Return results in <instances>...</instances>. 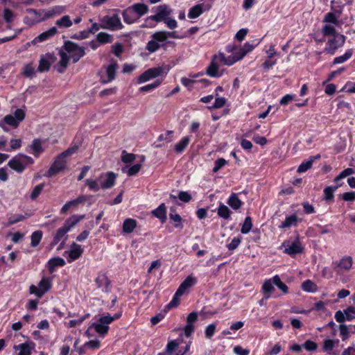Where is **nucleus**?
Wrapping results in <instances>:
<instances>
[{
    "instance_id": "nucleus-14",
    "label": "nucleus",
    "mask_w": 355,
    "mask_h": 355,
    "mask_svg": "<svg viewBox=\"0 0 355 355\" xmlns=\"http://www.w3.org/2000/svg\"><path fill=\"white\" fill-rule=\"evenodd\" d=\"M345 37L343 35L336 34L333 40H329L328 45L325 51L331 54H334L335 51L342 46L345 43Z\"/></svg>"
},
{
    "instance_id": "nucleus-32",
    "label": "nucleus",
    "mask_w": 355,
    "mask_h": 355,
    "mask_svg": "<svg viewBox=\"0 0 355 355\" xmlns=\"http://www.w3.org/2000/svg\"><path fill=\"white\" fill-rule=\"evenodd\" d=\"M190 141V137L187 136L183 137L177 144L175 146V150L177 153H182L184 149L187 147Z\"/></svg>"
},
{
    "instance_id": "nucleus-13",
    "label": "nucleus",
    "mask_w": 355,
    "mask_h": 355,
    "mask_svg": "<svg viewBox=\"0 0 355 355\" xmlns=\"http://www.w3.org/2000/svg\"><path fill=\"white\" fill-rule=\"evenodd\" d=\"M83 252V249L81 246L76 243H73L71 245L70 250L64 252V256L67 257L68 262L71 263L78 259Z\"/></svg>"
},
{
    "instance_id": "nucleus-11",
    "label": "nucleus",
    "mask_w": 355,
    "mask_h": 355,
    "mask_svg": "<svg viewBox=\"0 0 355 355\" xmlns=\"http://www.w3.org/2000/svg\"><path fill=\"white\" fill-rule=\"evenodd\" d=\"M283 246L285 248L284 252L293 257L303 252V247L298 239L292 243L285 241Z\"/></svg>"
},
{
    "instance_id": "nucleus-31",
    "label": "nucleus",
    "mask_w": 355,
    "mask_h": 355,
    "mask_svg": "<svg viewBox=\"0 0 355 355\" xmlns=\"http://www.w3.org/2000/svg\"><path fill=\"white\" fill-rule=\"evenodd\" d=\"M339 344V340L325 339L323 342L322 349L328 354H331L333 348Z\"/></svg>"
},
{
    "instance_id": "nucleus-56",
    "label": "nucleus",
    "mask_w": 355,
    "mask_h": 355,
    "mask_svg": "<svg viewBox=\"0 0 355 355\" xmlns=\"http://www.w3.org/2000/svg\"><path fill=\"white\" fill-rule=\"evenodd\" d=\"M136 158V155L133 153H128L125 150L122 152L121 160L124 163H131Z\"/></svg>"
},
{
    "instance_id": "nucleus-46",
    "label": "nucleus",
    "mask_w": 355,
    "mask_h": 355,
    "mask_svg": "<svg viewBox=\"0 0 355 355\" xmlns=\"http://www.w3.org/2000/svg\"><path fill=\"white\" fill-rule=\"evenodd\" d=\"M42 237V231L37 230L34 232L31 235V245L36 247L40 242Z\"/></svg>"
},
{
    "instance_id": "nucleus-19",
    "label": "nucleus",
    "mask_w": 355,
    "mask_h": 355,
    "mask_svg": "<svg viewBox=\"0 0 355 355\" xmlns=\"http://www.w3.org/2000/svg\"><path fill=\"white\" fill-rule=\"evenodd\" d=\"M65 10V7L62 6H57L53 8L48 10H42V13H44V17L42 20H45L53 17L56 15H60L63 13Z\"/></svg>"
},
{
    "instance_id": "nucleus-55",
    "label": "nucleus",
    "mask_w": 355,
    "mask_h": 355,
    "mask_svg": "<svg viewBox=\"0 0 355 355\" xmlns=\"http://www.w3.org/2000/svg\"><path fill=\"white\" fill-rule=\"evenodd\" d=\"M338 187H327L324 190V199L326 200H330L334 197V192L336 190Z\"/></svg>"
},
{
    "instance_id": "nucleus-44",
    "label": "nucleus",
    "mask_w": 355,
    "mask_h": 355,
    "mask_svg": "<svg viewBox=\"0 0 355 355\" xmlns=\"http://www.w3.org/2000/svg\"><path fill=\"white\" fill-rule=\"evenodd\" d=\"M31 148L33 151L34 155L36 157H37L40 155V153H41L43 151L41 141L39 139H35L33 141Z\"/></svg>"
},
{
    "instance_id": "nucleus-59",
    "label": "nucleus",
    "mask_w": 355,
    "mask_h": 355,
    "mask_svg": "<svg viewBox=\"0 0 355 355\" xmlns=\"http://www.w3.org/2000/svg\"><path fill=\"white\" fill-rule=\"evenodd\" d=\"M322 33L326 36H334L335 37L336 30L335 28L329 25H326L322 28Z\"/></svg>"
},
{
    "instance_id": "nucleus-35",
    "label": "nucleus",
    "mask_w": 355,
    "mask_h": 355,
    "mask_svg": "<svg viewBox=\"0 0 355 355\" xmlns=\"http://www.w3.org/2000/svg\"><path fill=\"white\" fill-rule=\"evenodd\" d=\"M340 15V11H336V12H328L324 18V21L327 23H332L334 24H337L338 21V18Z\"/></svg>"
},
{
    "instance_id": "nucleus-18",
    "label": "nucleus",
    "mask_w": 355,
    "mask_h": 355,
    "mask_svg": "<svg viewBox=\"0 0 355 355\" xmlns=\"http://www.w3.org/2000/svg\"><path fill=\"white\" fill-rule=\"evenodd\" d=\"M197 282L196 278L192 275L188 276L180 285L177 291L179 294L183 295L187 289L194 286Z\"/></svg>"
},
{
    "instance_id": "nucleus-43",
    "label": "nucleus",
    "mask_w": 355,
    "mask_h": 355,
    "mask_svg": "<svg viewBox=\"0 0 355 355\" xmlns=\"http://www.w3.org/2000/svg\"><path fill=\"white\" fill-rule=\"evenodd\" d=\"M51 64V62L47 59V58H41L38 66V71L40 72H44L49 71L50 69Z\"/></svg>"
},
{
    "instance_id": "nucleus-64",
    "label": "nucleus",
    "mask_w": 355,
    "mask_h": 355,
    "mask_svg": "<svg viewBox=\"0 0 355 355\" xmlns=\"http://www.w3.org/2000/svg\"><path fill=\"white\" fill-rule=\"evenodd\" d=\"M35 73V67L32 64H28L25 66L23 74L27 77L33 76Z\"/></svg>"
},
{
    "instance_id": "nucleus-28",
    "label": "nucleus",
    "mask_w": 355,
    "mask_h": 355,
    "mask_svg": "<svg viewBox=\"0 0 355 355\" xmlns=\"http://www.w3.org/2000/svg\"><path fill=\"white\" fill-rule=\"evenodd\" d=\"M117 64L116 62H113L110 64L106 69V74L107 78L106 80H103V83H109L113 80L115 78L116 70Z\"/></svg>"
},
{
    "instance_id": "nucleus-12",
    "label": "nucleus",
    "mask_w": 355,
    "mask_h": 355,
    "mask_svg": "<svg viewBox=\"0 0 355 355\" xmlns=\"http://www.w3.org/2000/svg\"><path fill=\"white\" fill-rule=\"evenodd\" d=\"M25 117L24 112L21 109L15 110L14 115L8 114L3 118V121L11 126L17 127L19 123L24 120Z\"/></svg>"
},
{
    "instance_id": "nucleus-29",
    "label": "nucleus",
    "mask_w": 355,
    "mask_h": 355,
    "mask_svg": "<svg viewBox=\"0 0 355 355\" xmlns=\"http://www.w3.org/2000/svg\"><path fill=\"white\" fill-rule=\"evenodd\" d=\"M227 204L234 209H239L243 205V202L238 198L236 193H232L227 200Z\"/></svg>"
},
{
    "instance_id": "nucleus-27",
    "label": "nucleus",
    "mask_w": 355,
    "mask_h": 355,
    "mask_svg": "<svg viewBox=\"0 0 355 355\" xmlns=\"http://www.w3.org/2000/svg\"><path fill=\"white\" fill-rule=\"evenodd\" d=\"M130 7L133 10L134 12L137 15L138 19L148 11V6L144 3H135Z\"/></svg>"
},
{
    "instance_id": "nucleus-26",
    "label": "nucleus",
    "mask_w": 355,
    "mask_h": 355,
    "mask_svg": "<svg viewBox=\"0 0 355 355\" xmlns=\"http://www.w3.org/2000/svg\"><path fill=\"white\" fill-rule=\"evenodd\" d=\"M137 225L136 220L133 218H127L123 223V232L130 234L134 231Z\"/></svg>"
},
{
    "instance_id": "nucleus-3",
    "label": "nucleus",
    "mask_w": 355,
    "mask_h": 355,
    "mask_svg": "<svg viewBox=\"0 0 355 355\" xmlns=\"http://www.w3.org/2000/svg\"><path fill=\"white\" fill-rule=\"evenodd\" d=\"M220 64L231 66L234 63L232 59V56L226 57L223 53H218L212 57L211 63L206 69L207 74L214 78L221 76L223 72L219 71Z\"/></svg>"
},
{
    "instance_id": "nucleus-45",
    "label": "nucleus",
    "mask_w": 355,
    "mask_h": 355,
    "mask_svg": "<svg viewBox=\"0 0 355 355\" xmlns=\"http://www.w3.org/2000/svg\"><path fill=\"white\" fill-rule=\"evenodd\" d=\"M272 282L284 293H288V286L281 281L278 275H275L272 277Z\"/></svg>"
},
{
    "instance_id": "nucleus-39",
    "label": "nucleus",
    "mask_w": 355,
    "mask_h": 355,
    "mask_svg": "<svg viewBox=\"0 0 355 355\" xmlns=\"http://www.w3.org/2000/svg\"><path fill=\"white\" fill-rule=\"evenodd\" d=\"M29 216H30L27 214H26L25 215L17 214V215L11 216L10 217L8 218L7 226H10L13 224L18 223V222L22 221Z\"/></svg>"
},
{
    "instance_id": "nucleus-20",
    "label": "nucleus",
    "mask_w": 355,
    "mask_h": 355,
    "mask_svg": "<svg viewBox=\"0 0 355 355\" xmlns=\"http://www.w3.org/2000/svg\"><path fill=\"white\" fill-rule=\"evenodd\" d=\"M35 347V344L31 343H22L14 346V349L19 351L18 355H31V352Z\"/></svg>"
},
{
    "instance_id": "nucleus-24",
    "label": "nucleus",
    "mask_w": 355,
    "mask_h": 355,
    "mask_svg": "<svg viewBox=\"0 0 355 355\" xmlns=\"http://www.w3.org/2000/svg\"><path fill=\"white\" fill-rule=\"evenodd\" d=\"M320 158V154H318V155H317L315 156L310 157L309 159L307 161L302 162L298 166L297 172L298 173H304V172L306 171L307 170H309V168H311L313 162L315 159H318Z\"/></svg>"
},
{
    "instance_id": "nucleus-49",
    "label": "nucleus",
    "mask_w": 355,
    "mask_h": 355,
    "mask_svg": "<svg viewBox=\"0 0 355 355\" xmlns=\"http://www.w3.org/2000/svg\"><path fill=\"white\" fill-rule=\"evenodd\" d=\"M218 94H216L215 102L212 106L209 107V110L220 108L225 105L226 99L223 97H218Z\"/></svg>"
},
{
    "instance_id": "nucleus-57",
    "label": "nucleus",
    "mask_w": 355,
    "mask_h": 355,
    "mask_svg": "<svg viewBox=\"0 0 355 355\" xmlns=\"http://www.w3.org/2000/svg\"><path fill=\"white\" fill-rule=\"evenodd\" d=\"M354 173V169L351 168H347L345 170H343L340 174L339 175H338L334 181L336 182H338L340 180L343 179V178H345L347 176H349L351 175H352L353 173Z\"/></svg>"
},
{
    "instance_id": "nucleus-25",
    "label": "nucleus",
    "mask_w": 355,
    "mask_h": 355,
    "mask_svg": "<svg viewBox=\"0 0 355 355\" xmlns=\"http://www.w3.org/2000/svg\"><path fill=\"white\" fill-rule=\"evenodd\" d=\"M152 214L159 218L162 223L166 219V208L164 203L161 204L156 209L152 211Z\"/></svg>"
},
{
    "instance_id": "nucleus-10",
    "label": "nucleus",
    "mask_w": 355,
    "mask_h": 355,
    "mask_svg": "<svg viewBox=\"0 0 355 355\" xmlns=\"http://www.w3.org/2000/svg\"><path fill=\"white\" fill-rule=\"evenodd\" d=\"M171 14V10L168 6L164 4L160 5L157 8V12L155 15L150 16L147 19H152L157 22L164 21L168 16Z\"/></svg>"
},
{
    "instance_id": "nucleus-33",
    "label": "nucleus",
    "mask_w": 355,
    "mask_h": 355,
    "mask_svg": "<svg viewBox=\"0 0 355 355\" xmlns=\"http://www.w3.org/2000/svg\"><path fill=\"white\" fill-rule=\"evenodd\" d=\"M297 223V217L295 215H291L286 217V220L279 225V228H289L291 226H295Z\"/></svg>"
},
{
    "instance_id": "nucleus-8",
    "label": "nucleus",
    "mask_w": 355,
    "mask_h": 355,
    "mask_svg": "<svg viewBox=\"0 0 355 355\" xmlns=\"http://www.w3.org/2000/svg\"><path fill=\"white\" fill-rule=\"evenodd\" d=\"M333 265L337 274L348 272L352 267L353 259L350 256H345L339 261H334Z\"/></svg>"
},
{
    "instance_id": "nucleus-7",
    "label": "nucleus",
    "mask_w": 355,
    "mask_h": 355,
    "mask_svg": "<svg viewBox=\"0 0 355 355\" xmlns=\"http://www.w3.org/2000/svg\"><path fill=\"white\" fill-rule=\"evenodd\" d=\"M51 288V282L49 278H42L39 283L38 287L35 285L30 286V293L35 295L37 297H41Z\"/></svg>"
},
{
    "instance_id": "nucleus-22",
    "label": "nucleus",
    "mask_w": 355,
    "mask_h": 355,
    "mask_svg": "<svg viewBox=\"0 0 355 355\" xmlns=\"http://www.w3.org/2000/svg\"><path fill=\"white\" fill-rule=\"evenodd\" d=\"M122 16L124 21L128 24H133L138 19L130 6L122 12Z\"/></svg>"
},
{
    "instance_id": "nucleus-50",
    "label": "nucleus",
    "mask_w": 355,
    "mask_h": 355,
    "mask_svg": "<svg viewBox=\"0 0 355 355\" xmlns=\"http://www.w3.org/2000/svg\"><path fill=\"white\" fill-rule=\"evenodd\" d=\"M152 38L157 40L158 42H163L168 39L166 31H158L152 35Z\"/></svg>"
},
{
    "instance_id": "nucleus-30",
    "label": "nucleus",
    "mask_w": 355,
    "mask_h": 355,
    "mask_svg": "<svg viewBox=\"0 0 355 355\" xmlns=\"http://www.w3.org/2000/svg\"><path fill=\"white\" fill-rule=\"evenodd\" d=\"M49 269L51 272H53L54 268L57 266H64L65 265V261L60 257H55L51 259L48 263Z\"/></svg>"
},
{
    "instance_id": "nucleus-61",
    "label": "nucleus",
    "mask_w": 355,
    "mask_h": 355,
    "mask_svg": "<svg viewBox=\"0 0 355 355\" xmlns=\"http://www.w3.org/2000/svg\"><path fill=\"white\" fill-rule=\"evenodd\" d=\"M216 326L215 324H209L205 329V336L207 338H211L215 333Z\"/></svg>"
},
{
    "instance_id": "nucleus-48",
    "label": "nucleus",
    "mask_w": 355,
    "mask_h": 355,
    "mask_svg": "<svg viewBox=\"0 0 355 355\" xmlns=\"http://www.w3.org/2000/svg\"><path fill=\"white\" fill-rule=\"evenodd\" d=\"M3 18L4 21L8 24L12 23L15 17V15L13 13V12L8 8H6L3 10Z\"/></svg>"
},
{
    "instance_id": "nucleus-60",
    "label": "nucleus",
    "mask_w": 355,
    "mask_h": 355,
    "mask_svg": "<svg viewBox=\"0 0 355 355\" xmlns=\"http://www.w3.org/2000/svg\"><path fill=\"white\" fill-rule=\"evenodd\" d=\"M44 187V184H40L37 185L33 189V190L31 194V198L32 200L36 199V198L40 194V193L43 190Z\"/></svg>"
},
{
    "instance_id": "nucleus-52",
    "label": "nucleus",
    "mask_w": 355,
    "mask_h": 355,
    "mask_svg": "<svg viewBox=\"0 0 355 355\" xmlns=\"http://www.w3.org/2000/svg\"><path fill=\"white\" fill-rule=\"evenodd\" d=\"M182 295V294L178 295V292L176 291L172 300L166 306V309H170L178 306L180 302V297Z\"/></svg>"
},
{
    "instance_id": "nucleus-17",
    "label": "nucleus",
    "mask_w": 355,
    "mask_h": 355,
    "mask_svg": "<svg viewBox=\"0 0 355 355\" xmlns=\"http://www.w3.org/2000/svg\"><path fill=\"white\" fill-rule=\"evenodd\" d=\"M253 49V45L250 44L248 42L245 43L243 48L239 49L238 51H236V53L231 55L234 63L241 60L248 53L252 51Z\"/></svg>"
},
{
    "instance_id": "nucleus-5",
    "label": "nucleus",
    "mask_w": 355,
    "mask_h": 355,
    "mask_svg": "<svg viewBox=\"0 0 355 355\" xmlns=\"http://www.w3.org/2000/svg\"><path fill=\"white\" fill-rule=\"evenodd\" d=\"M101 28L108 29L112 31L121 30L123 28L121 19L117 14L112 16L105 15L100 19Z\"/></svg>"
},
{
    "instance_id": "nucleus-37",
    "label": "nucleus",
    "mask_w": 355,
    "mask_h": 355,
    "mask_svg": "<svg viewBox=\"0 0 355 355\" xmlns=\"http://www.w3.org/2000/svg\"><path fill=\"white\" fill-rule=\"evenodd\" d=\"M202 12V8L201 4H198L193 6L188 13V17L191 19H195L199 17Z\"/></svg>"
},
{
    "instance_id": "nucleus-2",
    "label": "nucleus",
    "mask_w": 355,
    "mask_h": 355,
    "mask_svg": "<svg viewBox=\"0 0 355 355\" xmlns=\"http://www.w3.org/2000/svg\"><path fill=\"white\" fill-rule=\"evenodd\" d=\"M116 178L113 172L102 173L97 180L87 179L85 182L91 191L97 192L100 189H107L112 187Z\"/></svg>"
},
{
    "instance_id": "nucleus-6",
    "label": "nucleus",
    "mask_w": 355,
    "mask_h": 355,
    "mask_svg": "<svg viewBox=\"0 0 355 355\" xmlns=\"http://www.w3.org/2000/svg\"><path fill=\"white\" fill-rule=\"evenodd\" d=\"M114 320L110 315L101 317L98 322L92 323L90 328H94L100 335H105L109 330V324Z\"/></svg>"
},
{
    "instance_id": "nucleus-4",
    "label": "nucleus",
    "mask_w": 355,
    "mask_h": 355,
    "mask_svg": "<svg viewBox=\"0 0 355 355\" xmlns=\"http://www.w3.org/2000/svg\"><path fill=\"white\" fill-rule=\"evenodd\" d=\"M84 218L85 215H73L69 218L68 219H67L66 221L64 222V225L57 230L51 245L53 246L56 245L62 239L66 241L67 238V233Z\"/></svg>"
},
{
    "instance_id": "nucleus-47",
    "label": "nucleus",
    "mask_w": 355,
    "mask_h": 355,
    "mask_svg": "<svg viewBox=\"0 0 355 355\" xmlns=\"http://www.w3.org/2000/svg\"><path fill=\"white\" fill-rule=\"evenodd\" d=\"M252 227V219L250 216L245 218L243 226L241 227V232L242 234H248Z\"/></svg>"
},
{
    "instance_id": "nucleus-41",
    "label": "nucleus",
    "mask_w": 355,
    "mask_h": 355,
    "mask_svg": "<svg viewBox=\"0 0 355 355\" xmlns=\"http://www.w3.org/2000/svg\"><path fill=\"white\" fill-rule=\"evenodd\" d=\"M141 168V164H135L130 167H125L122 168L123 172L126 173L129 176L136 175Z\"/></svg>"
},
{
    "instance_id": "nucleus-62",
    "label": "nucleus",
    "mask_w": 355,
    "mask_h": 355,
    "mask_svg": "<svg viewBox=\"0 0 355 355\" xmlns=\"http://www.w3.org/2000/svg\"><path fill=\"white\" fill-rule=\"evenodd\" d=\"M302 347L307 351H315L318 345L315 342L309 340L303 344Z\"/></svg>"
},
{
    "instance_id": "nucleus-1",
    "label": "nucleus",
    "mask_w": 355,
    "mask_h": 355,
    "mask_svg": "<svg viewBox=\"0 0 355 355\" xmlns=\"http://www.w3.org/2000/svg\"><path fill=\"white\" fill-rule=\"evenodd\" d=\"M64 49L65 51H60V60L58 65L55 66L56 70L59 73H63L68 65L69 58L73 60L74 63L77 62L84 55V47L79 46L76 43L68 41L64 43Z\"/></svg>"
},
{
    "instance_id": "nucleus-63",
    "label": "nucleus",
    "mask_w": 355,
    "mask_h": 355,
    "mask_svg": "<svg viewBox=\"0 0 355 355\" xmlns=\"http://www.w3.org/2000/svg\"><path fill=\"white\" fill-rule=\"evenodd\" d=\"M241 239L240 237H235V238H234L232 240L231 243H229L227 245L228 250H235L239 245V244L241 243Z\"/></svg>"
},
{
    "instance_id": "nucleus-34",
    "label": "nucleus",
    "mask_w": 355,
    "mask_h": 355,
    "mask_svg": "<svg viewBox=\"0 0 355 355\" xmlns=\"http://www.w3.org/2000/svg\"><path fill=\"white\" fill-rule=\"evenodd\" d=\"M72 21L69 15H64L55 21V24L59 28H69L72 26Z\"/></svg>"
},
{
    "instance_id": "nucleus-54",
    "label": "nucleus",
    "mask_w": 355,
    "mask_h": 355,
    "mask_svg": "<svg viewBox=\"0 0 355 355\" xmlns=\"http://www.w3.org/2000/svg\"><path fill=\"white\" fill-rule=\"evenodd\" d=\"M159 48L160 45L159 44V42L155 39L149 41L146 45V49L151 53L156 51Z\"/></svg>"
},
{
    "instance_id": "nucleus-23",
    "label": "nucleus",
    "mask_w": 355,
    "mask_h": 355,
    "mask_svg": "<svg viewBox=\"0 0 355 355\" xmlns=\"http://www.w3.org/2000/svg\"><path fill=\"white\" fill-rule=\"evenodd\" d=\"M57 33V28L55 27H52L48 31L43 32L37 37H36L33 40V43H37L40 42L45 41L48 40L50 37L54 35Z\"/></svg>"
},
{
    "instance_id": "nucleus-9",
    "label": "nucleus",
    "mask_w": 355,
    "mask_h": 355,
    "mask_svg": "<svg viewBox=\"0 0 355 355\" xmlns=\"http://www.w3.org/2000/svg\"><path fill=\"white\" fill-rule=\"evenodd\" d=\"M64 157H61V153L56 157L49 171H47L46 176L52 177L64 169L66 166V160Z\"/></svg>"
},
{
    "instance_id": "nucleus-16",
    "label": "nucleus",
    "mask_w": 355,
    "mask_h": 355,
    "mask_svg": "<svg viewBox=\"0 0 355 355\" xmlns=\"http://www.w3.org/2000/svg\"><path fill=\"white\" fill-rule=\"evenodd\" d=\"M8 166L17 173H21L25 169V164L21 158V154L14 157L8 162Z\"/></svg>"
},
{
    "instance_id": "nucleus-53",
    "label": "nucleus",
    "mask_w": 355,
    "mask_h": 355,
    "mask_svg": "<svg viewBox=\"0 0 355 355\" xmlns=\"http://www.w3.org/2000/svg\"><path fill=\"white\" fill-rule=\"evenodd\" d=\"M169 217L171 220L176 222V224L175 225V227H180V228L182 227V225L181 223V222H182L181 216L179 214L175 213L172 209H171V213L169 214Z\"/></svg>"
},
{
    "instance_id": "nucleus-40",
    "label": "nucleus",
    "mask_w": 355,
    "mask_h": 355,
    "mask_svg": "<svg viewBox=\"0 0 355 355\" xmlns=\"http://www.w3.org/2000/svg\"><path fill=\"white\" fill-rule=\"evenodd\" d=\"M96 40L101 44H107L111 43L113 37L111 35L107 33L101 32L96 35Z\"/></svg>"
},
{
    "instance_id": "nucleus-42",
    "label": "nucleus",
    "mask_w": 355,
    "mask_h": 355,
    "mask_svg": "<svg viewBox=\"0 0 355 355\" xmlns=\"http://www.w3.org/2000/svg\"><path fill=\"white\" fill-rule=\"evenodd\" d=\"M218 215L224 219H228L230 216V210L226 205L220 204L218 208Z\"/></svg>"
},
{
    "instance_id": "nucleus-58",
    "label": "nucleus",
    "mask_w": 355,
    "mask_h": 355,
    "mask_svg": "<svg viewBox=\"0 0 355 355\" xmlns=\"http://www.w3.org/2000/svg\"><path fill=\"white\" fill-rule=\"evenodd\" d=\"M343 312L346 320H352L355 318V308L349 306L345 309Z\"/></svg>"
},
{
    "instance_id": "nucleus-51",
    "label": "nucleus",
    "mask_w": 355,
    "mask_h": 355,
    "mask_svg": "<svg viewBox=\"0 0 355 355\" xmlns=\"http://www.w3.org/2000/svg\"><path fill=\"white\" fill-rule=\"evenodd\" d=\"M352 55V52L351 50L347 51L344 55L341 56L336 57L334 60V64H340L345 61H347L348 59H349Z\"/></svg>"
},
{
    "instance_id": "nucleus-38",
    "label": "nucleus",
    "mask_w": 355,
    "mask_h": 355,
    "mask_svg": "<svg viewBox=\"0 0 355 355\" xmlns=\"http://www.w3.org/2000/svg\"><path fill=\"white\" fill-rule=\"evenodd\" d=\"M273 282H272V279H268V280H266L263 286H262V289H263V291L265 294H267L266 296H265V299H268L270 297V293L274 290V286H273Z\"/></svg>"
},
{
    "instance_id": "nucleus-36",
    "label": "nucleus",
    "mask_w": 355,
    "mask_h": 355,
    "mask_svg": "<svg viewBox=\"0 0 355 355\" xmlns=\"http://www.w3.org/2000/svg\"><path fill=\"white\" fill-rule=\"evenodd\" d=\"M302 288L306 292L314 293L318 290V286L313 282L307 279L302 283Z\"/></svg>"
},
{
    "instance_id": "nucleus-21",
    "label": "nucleus",
    "mask_w": 355,
    "mask_h": 355,
    "mask_svg": "<svg viewBox=\"0 0 355 355\" xmlns=\"http://www.w3.org/2000/svg\"><path fill=\"white\" fill-rule=\"evenodd\" d=\"M95 283L98 288H102L103 292L108 291V286L110 284V282L105 275H98L95 279Z\"/></svg>"
},
{
    "instance_id": "nucleus-15",
    "label": "nucleus",
    "mask_w": 355,
    "mask_h": 355,
    "mask_svg": "<svg viewBox=\"0 0 355 355\" xmlns=\"http://www.w3.org/2000/svg\"><path fill=\"white\" fill-rule=\"evenodd\" d=\"M163 69L162 67L150 68L141 73L139 77V83H144L150 79L157 78L162 75Z\"/></svg>"
}]
</instances>
